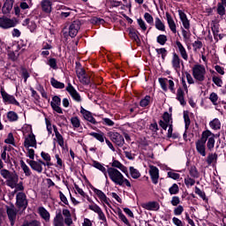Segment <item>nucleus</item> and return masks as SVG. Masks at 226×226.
Instances as JSON below:
<instances>
[{
	"label": "nucleus",
	"mask_w": 226,
	"mask_h": 226,
	"mask_svg": "<svg viewBox=\"0 0 226 226\" xmlns=\"http://www.w3.org/2000/svg\"><path fill=\"white\" fill-rule=\"evenodd\" d=\"M206 142L208 151L215 149V133L209 130H206L202 132L201 138L196 141V150L201 156H206Z\"/></svg>",
	"instance_id": "nucleus-1"
},
{
	"label": "nucleus",
	"mask_w": 226,
	"mask_h": 226,
	"mask_svg": "<svg viewBox=\"0 0 226 226\" xmlns=\"http://www.w3.org/2000/svg\"><path fill=\"white\" fill-rule=\"evenodd\" d=\"M0 176L6 179L5 183L9 188L14 189L13 193H18V192H24V183L22 181L19 182V175L15 172H11L8 170H0Z\"/></svg>",
	"instance_id": "nucleus-2"
},
{
	"label": "nucleus",
	"mask_w": 226,
	"mask_h": 226,
	"mask_svg": "<svg viewBox=\"0 0 226 226\" xmlns=\"http://www.w3.org/2000/svg\"><path fill=\"white\" fill-rule=\"evenodd\" d=\"M107 177H109L110 181L117 185V186H127L128 188H132V184L130 180L125 178L123 173L119 171V170L116 168H110L107 166Z\"/></svg>",
	"instance_id": "nucleus-3"
},
{
	"label": "nucleus",
	"mask_w": 226,
	"mask_h": 226,
	"mask_svg": "<svg viewBox=\"0 0 226 226\" xmlns=\"http://www.w3.org/2000/svg\"><path fill=\"white\" fill-rule=\"evenodd\" d=\"M207 74V71L206 70V66L200 64H196L192 67V77L196 82H204L206 80V75Z\"/></svg>",
	"instance_id": "nucleus-4"
},
{
	"label": "nucleus",
	"mask_w": 226,
	"mask_h": 226,
	"mask_svg": "<svg viewBox=\"0 0 226 226\" xmlns=\"http://www.w3.org/2000/svg\"><path fill=\"white\" fill-rule=\"evenodd\" d=\"M178 15L182 25L185 29H182V35L184 37V40H188L190 38V32H188V30L190 29V20L188 19L186 13H185V11L181 10H178Z\"/></svg>",
	"instance_id": "nucleus-5"
},
{
	"label": "nucleus",
	"mask_w": 226,
	"mask_h": 226,
	"mask_svg": "<svg viewBox=\"0 0 226 226\" xmlns=\"http://www.w3.org/2000/svg\"><path fill=\"white\" fill-rule=\"evenodd\" d=\"M159 84L162 89V91H170V93H173V94H176V83H174V80L172 79H169L167 78H159Z\"/></svg>",
	"instance_id": "nucleus-6"
},
{
	"label": "nucleus",
	"mask_w": 226,
	"mask_h": 226,
	"mask_svg": "<svg viewBox=\"0 0 226 226\" xmlns=\"http://www.w3.org/2000/svg\"><path fill=\"white\" fill-rule=\"evenodd\" d=\"M16 206L17 207L22 211H26L27 208V196L24 192V191H19L16 192Z\"/></svg>",
	"instance_id": "nucleus-7"
},
{
	"label": "nucleus",
	"mask_w": 226,
	"mask_h": 226,
	"mask_svg": "<svg viewBox=\"0 0 226 226\" xmlns=\"http://www.w3.org/2000/svg\"><path fill=\"white\" fill-rule=\"evenodd\" d=\"M0 94L4 103L8 105H16V107H20V102H19L18 100L15 99V96L8 94L6 91H4V88H1Z\"/></svg>",
	"instance_id": "nucleus-8"
},
{
	"label": "nucleus",
	"mask_w": 226,
	"mask_h": 226,
	"mask_svg": "<svg viewBox=\"0 0 226 226\" xmlns=\"http://www.w3.org/2000/svg\"><path fill=\"white\" fill-rule=\"evenodd\" d=\"M88 208L90 209V211H94V213H96V215H98L99 220L102 221L101 223L107 225V217L105 216V214L103 213V210H102V207H100V206H98L96 203H93L88 206Z\"/></svg>",
	"instance_id": "nucleus-9"
},
{
	"label": "nucleus",
	"mask_w": 226,
	"mask_h": 226,
	"mask_svg": "<svg viewBox=\"0 0 226 226\" xmlns=\"http://www.w3.org/2000/svg\"><path fill=\"white\" fill-rule=\"evenodd\" d=\"M76 73L81 84L84 86H88V84H91V78L86 73V70H84V68H78L76 70Z\"/></svg>",
	"instance_id": "nucleus-10"
},
{
	"label": "nucleus",
	"mask_w": 226,
	"mask_h": 226,
	"mask_svg": "<svg viewBox=\"0 0 226 226\" xmlns=\"http://www.w3.org/2000/svg\"><path fill=\"white\" fill-rule=\"evenodd\" d=\"M110 140L118 147L124 146V138L119 132H109Z\"/></svg>",
	"instance_id": "nucleus-11"
},
{
	"label": "nucleus",
	"mask_w": 226,
	"mask_h": 226,
	"mask_svg": "<svg viewBox=\"0 0 226 226\" xmlns=\"http://www.w3.org/2000/svg\"><path fill=\"white\" fill-rule=\"evenodd\" d=\"M26 162H27L28 165H30L31 169L33 170H35V172H38V174H41L43 172V161L30 160V161H26Z\"/></svg>",
	"instance_id": "nucleus-12"
},
{
	"label": "nucleus",
	"mask_w": 226,
	"mask_h": 226,
	"mask_svg": "<svg viewBox=\"0 0 226 226\" xmlns=\"http://www.w3.org/2000/svg\"><path fill=\"white\" fill-rule=\"evenodd\" d=\"M172 124V117L169 112H164L162 116V120L159 121V125L162 130H167L169 128V125Z\"/></svg>",
	"instance_id": "nucleus-13"
},
{
	"label": "nucleus",
	"mask_w": 226,
	"mask_h": 226,
	"mask_svg": "<svg viewBox=\"0 0 226 226\" xmlns=\"http://www.w3.org/2000/svg\"><path fill=\"white\" fill-rule=\"evenodd\" d=\"M50 105L55 112H57V114H63V109H61V98L59 96H53Z\"/></svg>",
	"instance_id": "nucleus-14"
},
{
	"label": "nucleus",
	"mask_w": 226,
	"mask_h": 226,
	"mask_svg": "<svg viewBox=\"0 0 226 226\" xmlns=\"http://www.w3.org/2000/svg\"><path fill=\"white\" fill-rule=\"evenodd\" d=\"M152 183L154 185H158V179H160V170L156 168V166H149V170H148Z\"/></svg>",
	"instance_id": "nucleus-15"
},
{
	"label": "nucleus",
	"mask_w": 226,
	"mask_h": 226,
	"mask_svg": "<svg viewBox=\"0 0 226 226\" xmlns=\"http://www.w3.org/2000/svg\"><path fill=\"white\" fill-rule=\"evenodd\" d=\"M7 216L11 222V225H15V221L17 220V208L15 206L11 205V207H7Z\"/></svg>",
	"instance_id": "nucleus-16"
},
{
	"label": "nucleus",
	"mask_w": 226,
	"mask_h": 226,
	"mask_svg": "<svg viewBox=\"0 0 226 226\" xmlns=\"http://www.w3.org/2000/svg\"><path fill=\"white\" fill-rule=\"evenodd\" d=\"M0 27L2 29H10V27H15V21L6 17L0 18Z\"/></svg>",
	"instance_id": "nucleus-17"
},
{
	"label": "nucleus",
	"mask_w": 226,
	"mask_h": 226,
	"mask_svg": "<svg viewBox=\"0 0 226 226\" xmlns=\"http://www.w3.org/2000/svg\"><path fill=\"white\" fill-rule=\"evenodd\" d=\"M25 147H34L36 149V136L34 133L28 134L24 141Z\"/></svg>",
	"instance_id": "nucleus-18"
},
{
	"label": "nucleus",
	"mask_w": 226,
	"mask_h": 226,
	"mask_svg": "<svg viewBox=\"0 0 226 226\" xmlns=\"http://www.w3.org/2000/svg\"><path fill=\"white\" fill-rule=\"evenodd\" d=\"M80 114H82L86 121H88L92 124H96V119L94 118L91 111H87V109H84L83 107H80Z\"/></svg>",
	"instance_id": "nucleus-19"
},
{
	"label": "nucleus",
	"mask_w": 226,
	"mask_h": 226,
	"mask_svg": "<svg viewBox=\"0 0 226 226\" xmlns=\"http://www.w3.org/2000/svg\"><path fill=\"white\" fill-rule=\"evenodd\" d=\"M79 29H80V22L73 21L69 27V35L71 38H75V36H77Z\"/></svg>",
	"instance_id": "nucleus-20"
},
{
	"label": "nucleus",
	"mask_w": 226,
	"mask_h": 226,
	"mask_svg": "<svg viewBox=\"0 0 226 226\" xmlns=\"http://www.w3.org/2000/svg\"><path fill=\"white\" fill-rule=\"evenodd\" d=\"M171 66L175 70V72H179L181 70V58L177 53H173Z\"/></svg>",
	"instance_id": "nucleus-21"
},
{
	"label": "nucleus",
	"mask_w": 226,
	"mask_h": 226,
	"mask_svg": "<svg viewBox=\"0 0 226 226\" xmlns=\"http://www.w3.org/2000/svg\"><path fill=\"white\" fill-rule=\"evenodd\" d=\"M94 193L98 197L99 200H101L102 204H106L107 206H110V200L107 198L102 190L100 189H94Z\"/></svg>",
	"instance_id": "nucleus-22"
},
{
	"label": "nucleus",
	"mask_w": 226,
	"mask_h": 226,
	"mask_svg": "<svg viewBox=\"0 0 226 226\" xmlns=\"http://www.w3.org/2000/svg\"><path fill=\"white\" fill-rule=\"evenodd\" d=\"M94 193L98 197L99 200H101L102 204H106L107 206H110V200L107 198L102 190L100 189H94Z\"/></svg>",
	"instance_id": "nucleus-23"
},
{
	"label": "nucleus",
	"mask_w": 226,
	"mask_h": 226,
	"mask_svg": "<svg viewBox=\"0 0 226 226\" xmlns=\"http://www.w3.org/2000/svg\"><path fill=\"white\" fill-rule=\"evenodd\" d=\"M66 91L69 92L70 95L75 102H82L80 94L77 93V90L75 89V87H73V86H72V84H68Z\"/></svg>",
	"instance_id": "nucleus-24"
},
{
	"label": "nucleus",
	"mask_w": 226,
	"mask_h": 226,
	"mask_svg": "<svg viewBox=\"0 0 226 226\" xmlns=\"http://www.w3.org/2000/svg\"><path fill=\"white\" fill-rule=\"evenodd\" d=\"M176 48L177 49L182 59H184V61H188V52H186V49L183 46V43L179 41H176Z\"/></svg>",
	"instance_id": "nucleus-25"
},
{
	"label": "nucleus",
	"mask_w": 226,
	"mask_h": 226,
	"mask_svg": "<svg viewBox=\"0 0 226 226\" xmlns=\"http://www.w3.org/2000/svg\"><path fill=\"white\" fill-rule=\"evenodd\" d=\"M166 20L170 31L173 33V34H176V33H177L176 22L174 21V19H172V16L168 12L166 13Z\"/></svg>",
	"instance_id": "nucleus-26"
},
{
	"label": "nucleus",
	"mask_w": 226,
	"mask_h": 226,
	"mask_svg": "<svg viewBox=\"0 0 226 226\" xmlns=\"http://www.w3.org/2000/svg\"><path fill=\"white\" fill-rule=\"evenodd\" d=\"M54 132H55L54 141L57 142L58 146H60L62 149H64V138L63 137V135H61L59 131H57V128H54Z\"/></svg>",
	"instance_id": "nucleus-27"
},
{
	"label": "nucleus",
	"mask_w": 226,
	"mask_h": 226,
	"mask_svg": "<svg viewBox=\"0 0 226 226\" xmlns=\"http://www.w3.org/2000/svg\"><path fill=\"white\" fill-rule=\"evenodd\" d=\"M142 207L147 211H158V209H160V204L156 201H149L143 204Z\"/></svg>",
	"instance_id": "nucleus-28"
},
{
	"label": "nucleus",
	"mask_w": 226,
	"mask_h": 226,
	"mask_svg": "<svg viewBox=\"0 0 226 226\" xmlns=\"http://www.w3.org/2000/svg\"><path fill=\"white\" fill-rule=\"evenodd\" d=\"M111 169H119L124 174L128 175V168L126 166L123 165L119 161L117 160H113L111 162Z\"/></svg>",
	"instance_id": "nucleus-29"
},
{
	"label": "nucleus",
	"mask_w": 226,
	"mask_h": 226,
	"mask_svg": "<svg viewBox=\"0 0 226 226\" xmlns=\"http://www.w3.org/2000/svg\"><path fill=\"white\" fill-rule=\"evenodd\" d=\"M41 8L44 13H51L52 12V2L49 0H42L41 2Z\"/></svg>",
	"instance_id": "nucleus-30"
},
{
	"label": "nucleus",
	"mask_w": 226,
	"mask_h": 226,
	"mask_svg": "<svg viewBox=\"0 0 226 226\" xmlns=\"http://www.w3.org/2000/svg\"><path fill=\"white\" fill-rule=\"evenodd\" d=\"M91 165L94 169H97V170H100L101 172H102V174H104V177L107 179V168H105V166H103V164H102V162H97V161H92Z\"/></svg>",
	"instance_id": "nucleus-31"
},
{
	"label": "nucleus",
	"mask_w": 226,
	"mask_h": 226,
	"mask_svg": "<svg viewBox=\"0 0 226 226\" xmlns=\"http://www.w3.org/2000/svg\"><path fill=\"white\" fill-rule=\"evenodd\" d=\"M13 0H6L4 4V6L2 8V11L4 15L10 13L13 8Z\"/></svg>",
	"instance_id": "nucleus-32"
},
{
	"label": "nucleus",
	"mask_w": 226,
	"mask_h": 226,
	"mask_svg": "<svg viewBox=\"0 0 226 226\" xmlns=\"http://www.w3.org/2000/svg\"><path fill=\"white\" fill-rule=\"evenodd\" d=\"M38 213L42 220H45L46 222H50V213H49L45 207H39Z\"/></svg>",
	"instance_id": "nucleus-33"
},
{
	"label": "nucleus",
	"mask_w": 226,
	"mask_h": 226,
	"mask_svg": "<svg viewBox=\"0 0 226 226\" xmlns=\"http://www.w3.org/2000/svg\"><path fill=\"white\" fill-rule=\"evenodd\" d=\"M23 26H27L31 33H34L36 31V27H38L36 22H34V20L33 19H25L23 22Z\"/></svg>",
	"instance_id": "nucleus-34"
},
{
	"label": "nucleus",
	"mask_w": 226,
	"mask_h": 226,
	"mask_svg": "<svg viewBox=\"0 0 226 226\" xmlns=\"http://www.w3.org/2000/svg\"><path fill=\"white\" fill-rule=\"evenodd\" d=\"M154 27L157 29V31L165 33V23L158 17L154 19Z\"/></svg>",
	"instance_id": "nucleus-35"
},
{
	"label": "nucleus",
	"mask_w": 226,
	"mask_h": 226,
	"mask_svg": "<svg viewBox=\"0 0 226 226\" xmlns=\"http://www.w3.org/2000/svg\"><path fill=\"white\" fill-rule=\"evenodd\" d=\"M41 156L42 158L43 162V166L44 167H51L52 163L50 162L52 158L50 157V154L49 153L41 152Z\"/></svg>",
	"instance_id": "nucleus-36"
},
{
	"label": "nucleus",
	"mask_w": 226,
	"mask_h": 226,
	"mask_svg": "<svg viewBox=\"0 0 226 226\" xmlns=\"http://www.w3.org/2000/svg\"><path fill=\"white\" fill-rule=\"evenodd\" d=\"M209 126L211 130L216 132L222 128V122H220V119L218 118H214L209 122Z\"/></svg>",
	"instance_id": "nucleus-37"
},
{
	"label": "nucleus",
	"mask_w": 226,
	"mask_h": 226,
	"mask_svg": "<svg viewBox=\"0 0 226 226\" xmlns=\"http://www.w3.org/2000/svg\"><path fill=\"white\" fill-rule=\"evenodd\" d=\"M218 162V154L216 153H210L207 157V165H213V163H216Z\"/></svg>",
	"instance_id": "nucleus-38"
},
{
	"label": "nucleus",
	"mask_w": 226,
	"mask_h": 226,
	"mask_svg": "<svg viewBox=\"0 0 226 226\" xmlns=\"http://www.w3.org/2000/svg\"><path fill=\"white\" fill-rule=\"evenodd\" d=\"M89 135L91 137H94V139H96V140H99V142H105L107 139L105 138V133L100 132H90Z\"/></svg>",
	"instance_id": "nucleus-39"
},
{
	"label": "nucleus",
	"mask_w": 226,
	"mask_h": 226,
	"mask_svg": "<svg viewBox=\"0 0 226 226\" xmlns=\"http://www.w3.org/2000/svg\"><path fill=\"white\" fill-rule=\"evenodd\" d=\"M177 100H178L181 105H186V101H185V92L181 88H178L177 91Z\"/></svg>",
	"instance_id": "nucleus-40"
},
{
	"label": "nucleus",
	"mask_w": 226,
	"mask_h": 226,
	"mask_svg": "<svg viewBox=\"0 0 226 226\" xmlns=\"http://www.w3.org/2000/svg\"><path fill=\"white\" fill-rule=\"evenodd\" d=\"M54 226H64V218L63 217V215L56 214L54 218Z\"/></svg>",
	"instance_id": "nucleus-41"
},
{
	"label": "nucleus",
	"mask_w": 226,
	"mask_h": 226,
	"mask_svg": "<svg viewBox=\"0 0 226 226\" xmlns=\"http://www.w3.org/2000/svg\"><path fill=\"white\" fill-rule=\"evenodd\" d=\"M50 84L53 86L56 89H64V83L58 81L55 78L50 79Z\"/></svg>",
	"instance_id": "nucleus-42"
},
{
	"label": "nucleus",
	"mask_w": 226,
	"mask_h": 226,
	"mask_svg": "<svg viewBox=\"0 0 226 226\" xmlns=\"http://www.w3.org/2000/svg\"><path fill=\"white\" fill-rule=\"evenodd\" d=\"M129 172L132 179H139V177H140V171L132 166L129 168Z\"/></svg>",
	"instance_id": "nucleus-43"
},
{
	"label": "nucleus",
	"mask_w": 226,
	"mask_h": 226,
	"mask_svg": "<svg viewBox=\"0 0 226 226\" xmlns=\"http://www.w3.org/2000/svg\"><path fill=\"white\" fill-rule=\"evenodd\" d=\"M75 190L77 193H79V195L82 197V202H86V199L89 200V196L87 193H85L84 190L79 187V185H75Z\"/></svg>",
	"instance_id": "nucleus-44"
},
{
	"label": "nucleus",
	"mask_w": 226,
	"mask_h": 226,
	"mask_svg": "<svg viewBox=\"0 0 226 226\" xmlns=\"http://www.w3.org/2000/svg\"><path fill=\"white\" fill-rule=\"evenodd\" d=\"M21 226H41V222L38 220H26Z\"/></svg>",
	"instance_id": "nucleus-45"
},
{
	"label": "nucleus",
	"mask_w": 226,
	"mask_h": 226,
	"mask_svg": "<svg viewBox=\"0 0 226 226\" xmlns=\"http://www.w3.org/2000/svg\"><path fill=\"white\" fill-rule=\"evenodd\" d=\"M158 57H162V61H165V57H167V55L169 54V52L167 51V49L165 48H160V49H155Z\"/></svg>",
	"instance_id": "nucleus-46"
},
{
	"label": "nucleus",
	"mask_w": 226,
	"mask_h": 226,
	"mask_svg": "<svg viewBox=\"0 0 226 226\" xmlns=\"http://www.w3.org/2000/svg\"><path fill=\"white\" fill-rule=\"evenodd\" d=\"M7 119L11 123H13L15 121H19V115L15 111H9L7 113Z\"/></svg>",
	"instance_id": "nucleus-47"
},
{
	"label": "nucleus",
	"mask_w": 226,
	"mask_h": 226,
	"mask_svg": "<svg viewBox=\"0 0 226 226\" xmlns=\"http://www.w3.org/2000/svg\"><path fill=\"white\" fill-rule=\"evenodd\" d=\"M8 149H10V147H4V150L1 154V158L4 162V163H8L10 162V155L6 154V151H8Z\"/></svg>",
	"instance_id": "nucleus-48"
},
{
	"label": "nucleus",
	"mask_w": 226,
	"mask_h": 226,
	"mask_svg": "<svg viewBox=\"0 0 226 226\" xmlns=\"http://www.w3.org/2000/svg\"><path fill=\"white\" fill-rule=\"evenodd\" d=\"M71 124H72V128H74V130L80 128V119L78 117H72L71 118Z\"/></svg>",
	"instance_id": "nucleus-49"
},
{
	"label": "nucleus",
	"mask_w": 226,
	"mask_h": 226,
	"mask_svg": "<svg viewBox=\"0 0 226 226\" xmlns=\"http://www.w3.org/2000/svg\"><path fill=\"white\" fill-rule=\"evenodd\" d=\"M20 165L25 176L26 177L31 176V169H29L27 165H26V162H24V161L20 162Z\"/></svg>",
	"instance_id": "nucleus-50"
},
{
	"label": "nucleus",
	"mask_w": 226,
	"mask_h": 226,
	"mask_svg": "<svg viewBox=\"0 0 226 226\" xmlns=\"http://www.w3.org/2000/svg\"><path fill=\"white\" fill-rule=\"evenodd\" d=\"M195 193L196 195H199L202 200H205V202H207V197H206V192L199 187H195Z\"/></svg>",
	"instance_id": "nucleus-51"
},
{
	"label": "nucleus",
	"mask_w": 226,
	"mask_h": 226,
	"mask_svg": "<svg viewBox=\"0 0 226 226\" xmlns=\"http://www.w3.org/2000/svg\"><path fill=\"white\" fill-rule=\"evenodd\" d=\"M117 215H118L119 220H121V222H123V223H124V225L130 226V221H128V218H126V215H124V214H123V212L118 211Z\"/></svg>",
	"instance_id": "nucleus-52"
},
{
	"label": "nucleus",
	"mask_w": 226,
	"mask_h": 226,
	"mask_svg": "<svg viewBox=\"0 0 226 226\" xmlns=\"http://www.w3.org/2000/svg\"><path fill=\"white\" fill-rule=\"evenodd\" d=\"M212 33L214 34L215 40H218V38L220 40H222V37L219 35L220 30H219V27H218V25H214L212 26Z\"/></svg>",
	"instance_id": "nucleus-53"
},
{
	"label": "nucleus",
	"mask_w": 226,
	"mask_h": 226,
	"mask_svg": "<svg viewBox=\"0 0 226 226\" xmlns=\"http://www.w3.org/2000/svg\"><path fill=\"white\" fill-rule=\"evenodd\" d=\"M212 82H214L217 87H222L223 86V80H222V78L218 76H213Z\"/></svg>",
	"instance_id": "nucleus-54"
},
{
	"label": "nucleus",
	"mask_w": 226,
	"mask_h": 226,
	"mask_svg": "<svg viewBox=\"0 0 226 226\" xmlns=\"http://www.w3.org/2000/svg\"><path fill=\"white\" fill-rule=\"evenodd\" d=\"M169 192L170 195H177V193H179V185L173 184L172 186L170 187Z\"/></svg>",
	"instance_id": "nucleus-55"
},
{
	"label": "nucleus",
	"mask_w": 226,
	"mask_h": 226,
	"mask_svg": "<svg viewBox=\"0 0 226 226\" xmlns=\"http://www.w3.org/2000/svg\"><path fill=\"white\" fill-rule=\"evenodd\" d=\"M156 41L157 43H159V45H165L167 43V35L165 34L158 35L156 38Z\"/></svg>",
	"instance_id": "nucleus-56"
},
{
	"label": "nucleus",
	"mask_w": 226,
	"mask_h": 226,
	"mask_svg": "<svg viewBox=\"0 0 226 226\" xmlns=\"http://www.w3.org/2000/svg\"><path fill=\"white\" fill-rule=\"evenodd\" d=\"M149 103H151V96L147 95L140 101L139 105L140 107H147Z\"/></svg>",
	"instance_id": "nucleus-57"
},
{
	"label": "nucleus",
	"mask_w": 226,
	"mask_h": 226,
	"mask_svg": "<svg viewBox=\"0 0 226 226\" xmlns=\"http://www.w3.org/2000/svg\"><path fill=\"white\" fill-rule=\"evenodd\" d=\"M189 174L191 177H194V179H197L199 177V170H197V168L195 166L190 168Z\"/></svg>",
	"instance_id": "nucleus-58"
},
{
	"label": "nucleus",
	"mask_w": 226,
	"mask_h": 226,
	"mask_svg": "<svg viewBox=\"0 0 226 226\" xmlns=\"http://www.w3.org/2000/svg\"><path fill=\"white\" fill-rule=\"evenodd\" d=\"M184 211H185V207H183L182 205H178L177 207L174 208L173 213L175 216H181Z\"/></svg>",
	"instance_id": "nucleus-59"
},
{
	"label": "nucleus",
	"mask_w": 226,
	"mask_h": 226,
	"mask_svg": "<svg viewBox=\"0 0 226 226\" xmlns=\"http://www.w3.org/2000/svg\"><path fill=\"white\" fill-rule=\"evenodd\" d=\"M209 100L213 105H218V94L213 92L209 95Z\"/></svg>",
	"instance_id": "nucleus-60"
},
{
	"label": "nucleus",
	"mask_w": 226,
	"mask_h": 226,
	"mask_svg": "<svg viewBox=\"0 0 226 226\" xmlns=\"http://www.w3.org/2000/svg\"><path fill=\"white\" fill-rule=\"evenodd\" d=\"M144 19H145L146 22H147L150 26H153L154 24V19L148 12H146L144 14Z\"/></svg>",
	"instance_id": "nucleus-61"
},
{
	"label": "nucleus",
	"mask_w": 226,
	"mask_h": 226,
	"mask_svg": "<svg viewBox=\"0 0 226 226\" xmlns=\"http://www.w3.org/2000/svg\"><path fill=\"white\" fill-rule=\"evenodd\" d=\"M130 37L136 41V43H140V39L139 38V35L137 34V32L134 30H131L129 32Z\"/></svg>",
	"instance_id": "nucleus-62"
},
{
	"label": "nucleus",
	"mask_w": 226,
	"mask_h": 226,
	"mask_svg": "<svg viewBox=\"0 0 226 226\" xmlns=\"http://www.w3.org/2000/svg\"><path fill=\"white\" fill-rule=\"evenodd\" d=\"M47 64H49V66L53 70H57V61L56 58H49Z\"/></svg>",
	"instance_id": "nucleus-63"
},
{
	"label": "nucleus",
	"mask_w": 226,
	"mask_h": 226,
	"mask_svg": "<svg viewBox=\"0 0 226 226\" xmlns=\"http://www.w3.org/2000/svg\"><path fill=\"white\" fill-rule=\"evenodd\" d=\"M26 156L30 158V160H34V149L30 147H26Z\"/></svg>",
	"instance_id": "nucleus-64"
}]
</instances>
